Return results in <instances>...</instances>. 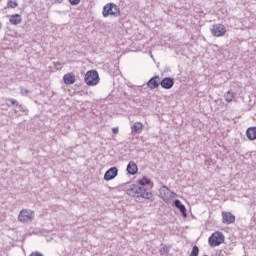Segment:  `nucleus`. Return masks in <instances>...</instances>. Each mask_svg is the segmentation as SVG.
Listing matches in <instances>:
<instances>
[{
    "label": "nucleus",
    "instance_id": "1",
    "mask_svg": "<svg viewBox=\"0 0 256 256\" xmlns=\"http://www.w3.org/2000/svg\"><path fill=\"white\" fill-rule=\"evenodd\" d=\"M127 195L130 197H141L142 199H151V197H153V193L145 189V186L136 184L131 185V187L127 189Z\"/></svg>",
    "mask_w": 256,
    "mask_h": 256
},
{
    "label": "nucleus",
    "instance_id": "2",
    "mask_svg": "<svg viewBox=\"0 0 256 256\" xmlns=\"http://www.w3.org/2000/svg\"><path fill=\"white\" fill-rule=\"evenodd\" d=\"M103 17H119L121 15V9L115 3H108L103 7Z\"/></svg>",
    "mask_w": 256,
    "mask_h": 256
},
{
    "label": "nucleus",
    "instance_id": "3",
    "mask_svg": "<svg viewBox=\"0 0 256 256\" xmlns=\"http://www.w3.org/2000/svg\"><path fill=\"white\" fill-rule=\"evenodd\" d=\"M84 81L89 87H95L99 83V73L96 70H90L86 73Z\"/></svg>",
    "mask_w": 256,
    "mask_h": 256
},
{
    "label": "nucleus",
    "instance_id": "4",
    "mask_svg": "<svg viewBox=\"0 0 256 256\" xmlns=\"http://www.w3.org/2000/svg\"><path fill=\"white\" fill-rule=\"evenodd\" d=\"M224 241L225 236L219 231L214 232L208 239L210 247H219Z\"/></svg>",
    "mask_w": 256,
    "mask_h": 256
},
{
    "label": "nucleus",
    "instance_id": "5",
    "mask_svg": "<svg viewBox=\"0 0 256 256\" xmlns=\"http://www.w3.org/2000/svg\"><path fill=\"white\" fill-rule=\"evenodd\" d=\"M35 219V212L33 210L23 209L19 212L18 221L20 223H31Z\"/></svg>",
    "mask_w": 256,
    "mask_h": 256
},
{
    "label": "nucleus",
    "instance_id": "6",
    "mask_svg": "<svg viewBox=\"0 0 256 256\" xmlns=\"http://www.w3.org/2000/svg\"><path fill=\"white\" fill-rule=\"evenodd\" d=\"M160 197L165 201V203H170L171 199H175L177 197V194L175 192H171L169 187L167 186H162L159 189Z\"/></svg>",
    "mask_w": 256,
    "mask_h": 256
},
{
    "label": "nucleus",
    "instance_id": "7",
    "mask_svg": "<svg viewBox=\"0 0 256 256\" xmlns=\"http://www.w3.org/2000/svg\"><path fill=\"white\" fill-rule=\"evenodd\" d=\"M210 31L213 37H223L227 33V28L223 24H214Z\"/></svg>",
    "mask_w": 256,
    "mask_h": 256
},
{
    "label": "nucleus",
    "instance_id": "8",
    "mask_svg": "<svg viewBox=\"0 0 256 256\" xmlns=\"http://www.w3.org/2000/svg\"><path fill=\"white\" fill-rule=\"evenodd\" d=\"M119 175V169L117 167H112L106 171L104 174L105 181H112V179H115Z\"/></svg>",
    "mask_w": 256,
    "mask_h": 256
},
{
    "label": "nucleus",
    "instance_id": "9",
    "mask_svg": "<svg viewBox=\"0 0 256 256\" xmlns=\"http://www.w3.org/2000/svg\"><path fill=\"white\" fill-rule=\"evenodd\" d=\"M160 85H161L162 89H173V85H175V79H173L171 77L163 78L160 81Z\"/></svg>",
    "mask_w": 256,
    "mask_h": 256
},
{
    "label": "nucleus",
    "instance_id": "10",
    "mask_svg": "<svg viewBox=\"0 0 256 256\" xmlns=\"http://www.w3.org/2000/svg\"><path fill=\"white\" fill-rule=\"evenodd\" d=\"M222 223H224V225H231V223H235V215L231 212H222Z\"/></svg>",
    "mask_w": 256,
    "mask_h": 256
},
{
    "label": "nucleus",
    "instance_id": "11",
    "mask_svg": "<svg viewBox=\"0 0 256 256\" xmlns=\"http://www.w3.org/2000/svg\"><path fill=\"white\" fill-rule=\"evenodd\" d=\"M159 85H161V78L159 76H153L148 82L147 86L149 89H157L159 88Z\"/></svg>",
    "mask_w": 256,
    "mask_h": 256
},
{
    "label": "nucleus",
    "instance_id": "12",
    "mask_svg": "<svg viewBox=\"0 0 256 256\" xmlns=\"http://www.w3.org/2000/svg\"><path fill=\"white\" fill-rule=\"evenodd\" d=\"M126 170L129 175H137L139 168L137 167V164L135 162L130 161L127 165Z\"/></svg>",
    "mask_w": 256,
    "mask_h": 256
},
{
    "label": "nucleus",
    "instance_id": "13",
    "mask_svg": "<svg viewBox=\"0 0 256 256\" xmlns=\"http://www.w3.org/2000/svg\"><path fill=\"white\" fill-rule=\"evenodd\" d=\"M174 205L177 209H179L180 213H182V217H187V208L185 205H183V203H181V200H175Z\"/></svg>",
    "mask_w": 256,
    "mask_h": 256
},
{
    "label": "nucleus",
    "instance_id": "14",
    "mask_svg": "<svg viewBox=\"0 0 256 256\" xmlns=\"http://www.w3.org/2000/svg\"><path fill=\"white\" fill-rule=\"evenodd\" d=\"M63 81L65 85H73L76 81L75 74L73 73H67L63 76Z\"/></svg>",
    "mask_w": 256,
    "mask_h": 256
},
{
    "label": "nucleus",
    "instance_id": "15",
    "mask_svg": "<svg viewBox=\"0 0 256 256\" xmlns=\"http://www.w3.org/2000/svg\"><path fill=\"white\" fill-rule=\"evenodd\" d=\"M246 136L250 141H255L256 139V127H250L246 131Z\"/></svg>",
    "mask_w": 256,
    "mask_h": 256
},
{
    "label": "nucleus",
    "instance_id": "16",
    "mask_svg": "<svg viewBox=\"0 0 256 256\" xmlns=\"http://www.w3.org/2000/svg\"><path fill=\"white\" fill-rule=\"evenodd\" d=\"M131 131L132 133H142L143 131V123L141 122H135L132 126H131Z\"/></svg>",
    "mask_w": 256,
    "mask_h": 256
},
{
    "label": "nucleus",
    "instance_id": "17",
    "mask_svg": "<svg viewBox=\"0 0 256 256\" xmlns=\"http://www.w3.org/2000/svg\"><path fill=\"white\" fill-rule=\"evenodd\" d=\"M9 22L11 25H19L21 23V15L19 14H14L10 17Z\"/></svg>",
    "mask_w": 256,
    "mask_h": 256
},
{
    "label": "nucleus",
    "instance_id": "18",
    "mask_svg": "<svg viewBox=\"0 0 256 256\" xmlns=\"http://www.w3.org/2000/svg\"><path fill=\"white\" fill-rule=\"evenodd\" d=\"M225 101H227V103H231V101H233V99H235V93L232 92L231 90H229L225 95Z\"/></svg>",
    "mask_w": 256,
    "mask_h": 256
},
{
    "label": "nucleus",
    "instance_id": "19",
    "mask_svg": "<svg viewBox=\"0 0 256 256\" xmlns=\"http://www.w3.org/2000/svg\"><path fill=\"white\" fill-rule=\"evenodd\" d=\"M139 185H141L142 187H145L146 185H150L151 184V180L147 177H143L142 179H140L138 181Z\"/></svg>",
    "mask_w": 256,
    "mask_h": 256
},
{
    "label": "nucleus",
    "instance_id": "20",
    "mask_svg": "<svg viewBox=\"0 0 256 256\" xmlns=\"http://www.w3.org/2000/svg\"><path fill=\"white\" fill-rule=\"evenodd\" d=\"M7 6L11 9H15V7H19V4L17 3V1L8 0Z\"/></svg>",
    "mask_w": 256,
    "mask_h": 256
},
{
    "label": "nucleus",
    "instance_id": "21",
    "mask_svg": "<svg viewBox=\"0 0 256 256\" xmlns=\"http://www.w3.org/2000/svg\"><path fill=\"white\" fill-rule=\"evenodd\" d=\"M190 256H199V246L197 245L193 246Z\"/></svg>",
    "mask_w": 256,
    "mask_h": 256
},
{
    "label": "nucleus",
    "instance_id": "22",
    "mask_svg": "<svg viewBox=\"0 0 256 256\" xmlns=\"http://www.w3.org/2000/svg\"><path fill=\"white\" fill-rule=\"evenodd\" d=\"M8 101L11 105H14L16 107H18V105H19V102L13 98H9Z\"/></svg>",
    "mask_w": 256,
    "mask_h": 256
},
{
    "label": "nucleus",
    "instance_id": "23",
    "mask_svg": "<svg viewBox=\"0 0 256 256\" xmlns=\"http://www.w3.org/2000/svg\"><path fill=\"white\" fill-rule=\"evenodd\" d=\"M70 5H79L81 3V0H69Z\"/></svg>",
    "mask_w": 256,
    "mask_h": 256
},
{
    "label": "nucleus",
    "instance_id": "24",
    "mask_svg": "<svg viewBox=\"0 0 256 256\" xmlns=\"http://www.w3.org/2000/svg\"><path fill=\"white\" fill-rule=\"evenodd\" d=\"M20 93H21V95H27V94H29V90H27L25 88H21Z\"/></svg>",
    "mask_w": 256,
    "mask_h": 256
},
{
    "label": "nucleus",
    "instance_id": "25",
    "mask_svg": "<svg viewBox=\"0 0 256 256\" xmlns=\"http://www.w3.org/2000/svg\"><path fill=\"white\" fill-rule=\"evenodd\" d=\"M112 133H114V135H117V133H119V128L117 127L112 128Z\"/></svg>",
    "mask_w": 256,
    "mask_h": 256
},
{
    "label": "nucleus",
    "instance_id": "26",
    "mask_svg": "<svg viewBox=\"0 0 256 256\" xmlns=\"http://www.w3.org/2000/svg\"><path fill=\"white\" fill-rule=\"evenodd\" d=\"M56 3H63V0H55Z\"/></svg>",
    "mask_w": 256,
    "mask_h": 256
},
{
    "label": "nucleus",
    "instance_id": "27",
    "mask_svg": "<svg viewBox=\"0 0 256 256\" xmlns=\"http://www.w3.org/2000/svg\"><path fill=\"white\" fill-rule=\"evenodd\" d=\"M1 27H3V24L0 22V29H1Z\"/></svg>",
    "mask_w": 256,
    "mask_h": 256
}]
</instances>
